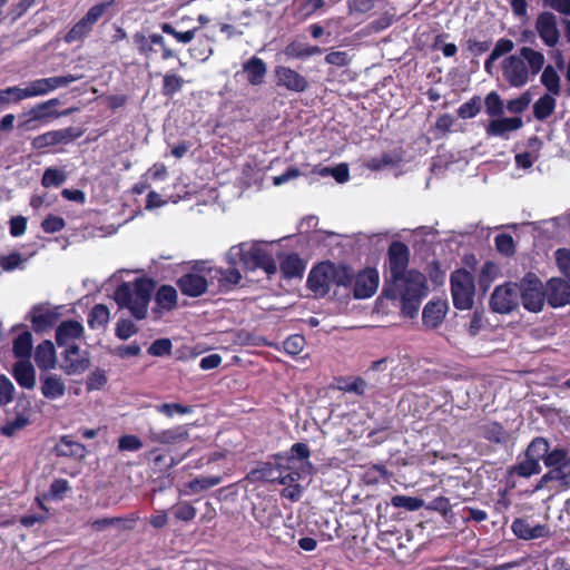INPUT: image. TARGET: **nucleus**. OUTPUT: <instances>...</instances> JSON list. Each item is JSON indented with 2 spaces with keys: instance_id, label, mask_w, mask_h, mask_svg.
<instances>
[{
  "instance_id": "f257e3e1",
  "label": "nucleus",
  "mask_w": 570,
  "mask_h": 570,
  "mask_svg": "<svg viewBox=\"0 0 570 570\" xmlns=\"http://www.w3.org/2000/svg\"><path fill=\"white\" fill-rule=\"evenodd\" d=\"M309 246L320 249H362L365 246L374 249H409L407 244L402 240H392L389 243V233H377L373 235L357 234L356 236H346L336 233L314 230L306 236Z\"/></svg>"
},
{
  "instance_id": "f03ea898",
  "label": "nucleus",
  "mask_w": 570,
  "mask_h": 570,
  "mask_svg": "<svg viewBox=\"0 0 570 570\" xmlns=\"http://www.w3.org/2000/svg\"><path fill=\"white\" fill-rule=\"evenodd\" d=\"M428 293L426 278L417 271H410L405 278H399L383 289L386 297L400 302L402 314L410 318L417 315L421 302Z\"/></svg>"
},
{
  "instance_id": "7ed1b4c3",
  "label": "nucleus",
  "mask_w": 570,
  "mask_h": 570,
  "mask_svg": "<svg viewBox=\"0 0 570 570\" xmlns=\"http://www.w3.org/2000/svg\"><path fill=\"white\" fill-rule=\"evenodd\" d=\"M544 56L530 47H522L520 55H512L502 61L503 78L511 87L520 88L535 76L544 66Z\"/></svg>"
},
{
  "instance_id": "20e7f679",
  "label": "nucleus",
  "mask_w": 570,
  "mask_h": 570,
  "mask_svg": "<svg viewBox=\"0 0 570 570\" xmlns=\"http://www.w3.org/2000/svg\"><path fill=\"white\" fill-rule=\"evenodd\" d=\"M154 286V282L147 278L124 282L115 291L114 298L119 307L127 308L136 320H144L148 313Z\"/></svg>"
},
{
  "instance_id": "39448f33",
  "label": "nucleus",
  "mask_w": 570,
  "mask_h": 570,
  "mask_svg": "<svg viewBox=\"0 0 570 570\" xmlns=\"http://www.w3.org/2000/svg\"><path fill=\"white\" fill-rule=\"evenodd\" d=\"M353 277L354 274L350 268L325 262L312 268L307 285L315 296H325L334 284L347 286Z\"/></svg>"
},
{
  "instance_id": "423d86ee",
  "label": "nucleus",
  "mask_w": 570,
  "mask_h": 570,
  "mask_svg": "<svg viewBox=\"0 0 570 570\" xmlns=\"http://www.w3.org/2000/svg\"><path fill=\"white\" fill-rule=\"evenodd\" d=\"M220 275V269L212 266L208 262H196L188 272L177 278L176 285L183 295L199 297Z\"/></svg>"
},
{
  "instance_id": "0eeeda50",
  "label": "nucleus",
  "mask_w": 570,
  "mask_h": 570,
  "mask_svg": "<svg viewBox=\"0 0 570 570\" xmlns=\"http://www.w3.org/2000/svg\"><path fill=\"white\" fill-rule=\"evenodd\" d=\"M549 450V442L544 438H535L528 445L524 459L511 468L510 473L522 478H530L541 471L540 460Z\"/></svg>"
},
{
  "instance_id": "6e6552de",
  "label": "nucleus",
  "mask_w": 570,
  "mask_h": 570,
  "mask_svg": "<svg viewBox=\"0 0 570 570\" xmlns=\"http://www.w3.org/2000/svg\"><path fill=\"white\" fill-rule=\"evenodd\" d=\"M451 293L453 304L459 309H470L473 306L475 285L473 276L465 269L451 274Z\"/></svg>"
},
{
  "instance_id": "1a4fd4ad",
  "label": "nucleus",
  "mask_w": 570,
  "mask_h": 570,
  "mask_svg": "<svg viewBox=\"0 0 570 570\" xmlns=\"http://www.w3.org/2000/svg\"><path fill=\"white\" fill-rule=\"evenodd\" d=\"M301 478V474L298 472H288L286 474H283L279 472L278 476H273V469L269 464H265L261 469L253 470L248 474V479L252 480H259V479H266V480H277L281 484H283L285 488L282 492L283 497L292 500L297 501L302 497L303 488L301 484H298V480Z\"/></svg>"
},
{
  "instance_id": "9d476101",
  "label": "nucleus",
  "mask_w": 570,
  "mask_h": 570,
  "mask_svg": "<svg viewBox=\"0 0 570 570\" xmlns=\"http://www.w3.org/2000/svg\"><path fill=\"white\" fill-rule=\"evenodd\" d=\"M132 41L138 53L146 59H153L159 51L163 60L175 57L174 51L166 45L164 37L159 33L146 36L142 31H137L132 36Z\"/></svg>"
},
{
  "instance_id": "9b49d317",
  "label": "nucleus",
  "mask_w": 570,
  "mask_h": 570,
  "mask_svg": "<svg viewBox=\"0 0 570 570\" xmlns=\"http://www.w3.org/2000/svg\"><path fill=\"white\" fill-rule=\"evenodd\" d=\"M112 2H101L92 6L87 13L76 22L67 32L65 40L68 43L83 40L94 29V26L108 11Z\"/></svg>"
},
{
  "instance_id": "f8f14e48",
  "label": "nucleus",
  "mask_w": 570,
  "mask_h": 570,
  "mask_svg": "<svg viewBox=\"0 0 570 570\" xmlns=\"http://www.w3.org/2000/svg\"><path fill=\"white\" fill-rule=\"evenodd\" d=\"M404 238L413 249H434L436 246L444 249L450 248L453 242L452 237L442 238L439 230L429 226H420L409 232Z\"/></svg>"
},
{
  "instance_id": "ddd939ff",
  "label": "nucleus",
  "mask_w": 570,
  "mask_h": 570,
  "mask_svg": "<svg viewBox=\"0 0 570 570\" xmlns=\"http://www.w3.org/2000/svg\"><path fill=\"white\" fill-rule=\"evenodd\" d=\"M519 289L524 308L534 313L542 309L547 292H543L542 283L533 274H528L522 279Z\"/></svg>"
},
{
  "instance_id": "4468645a",
  "label": "nucleus",
  "mask_w": 570,
  "mask_h": 570,
  "mask_svg": "<svg viewBox=\"0 0 570 570\" xmlns=\"http://www.w3.org/2000/svg\"><path fill=\"white\" fill-rule=\"evenodd\" d=\"M520 289L515 283L498 286L490 299L491 308L501 314L513 311L519 305Z\"/></svg>"
},
{
  "instance_id": "2eb2a0df",
  "label": "nucleus",
  "mask_w": 570,
  "mask_h": 570,
  "mask_svg": "<svg viewBox=\"0 0 570 570\" xmlns=\"http://www.w3.org/2000/svg\"><path fill=\"white\" fill-rule=\"evenodd\" d=\"M535 30L547 47L553 48L558 45L560 32L557 17L552 12L543 11L539 13L535 20Z\"/></svg>"
},
{
  "instance_id": "dca6fc26",
  "label": "nucleus",
  "mask_w": 570,
  "mask_h": 570,
  "mask_svg": "<svg viewBox=\"0 0 570 570\" xmlns=\"http://www.w3.org/2000/svg\"><path fill=\"white\" fill-rule=\"evenodd\" d=\"M274 73L276 85L288 91L304 92L308 88L309 83L306 77L289 67L276 66Z\"/></svg>"
},
{
  "instance_id": "f3484780",
  "label": "nucleus",
  "mask_w": 570,
  "mask_h": 570,
  "mask_svg": "<svg viewBox=\"0 0 570 570\" xmlns=\"http://www.w3.org/2000/svg\"><path fill=\"white\" fill-rule=\"evenodd\" d=\"M379 283L377 271L375 268H365L355 276L354 296L361 299L371 297L376 292Z\"/></svg>"
},
{
  "instance_id": "a211bd4d",
  "label": "nucleus",
  "mask_w": 570,
  "mask_h": 570,
  "mask_svg": "<svg viewBox=\"0 0 570 570\" xmlns=\"http://www.w3.org/2000/svg\"><path fill=\"white\" fill-rule=\"evenodd\" d=\"M547 299L553 307L564 306L570 303V281L551 278L547 284Z\"/></svg>"
},
{
  "instance_id": "6ab92c4d",
  "label": "nucleus",
  "mask_w": 570,
  "mask_h": 570,
  "mask_svg": "<svg viewBox=\"0 0 570 570\" xmlns=\"http://www.w3.org/2000/svg\"><path fill=\"white\" fill-rule=\"evenodd\" d=\"M90 366L89 357L81 353L77 345H70L65 351L63 370L68 375L81 374Z\"/></svg>"
},
{
  "instance_id": "aec40b11",
  "label": "nucleus",
  "mask_w": 570,
  "mask_h": 570,
  "mask_svg": "<svg viewBox=\"0 0 570 570\" xmlns=\"http://www.w3.org/2000/svg\"><path fill=\"white\" fill-rule=\"evenodd\" d=\"M242 259L248 269L262 268L268 275L277 271V263L271 252H243Z\"/></svg>"
},
{
  "instance_id": "412c9836",
  "label": "nucleus",
  "mask_w": 570,
  "mask_h": 570,
  "mask_svg": "<svg viewBox=\"0 0 570 570\" xmlns=\"http://www.w3.org/2000/svg\"><path fill=\"white\" fill-rule=\"evenodd\" d=\"M148 438L154 443L171 445L188 440L189 433L185 425H178L160 431L150 430Z\"/></svg>"
},
{
  "instance_id": "4be33fe9",
  "label": "nucleus",
  "mask_w": 570,
  "mask_h": 570,
  "mask_svg": "<svg viewBox=\"0 0 570 570\" xmlns=\"http://www.w3.org/2000/svg\"><path fill=\"white\" fill-rule=\"evenodd\" d=\"M178 293L171 285H161L155 294V307L153 312L158 316L177 307Z\"/></svg>"
},
{
  "instance_id": "5701e85b",
  "label": "nucleus",
  "mask_w": 570,
  "mask_h": 570,
  "mask_svg": "<svg viewBox=\"0 0 570 570\" xmlns=\"http://www.w3.org/2000/svg\"><path fill=\"white\" fill-rule=\"evenodd\" d=\"M511 529L519 539L523 540L539 539L549 534L547 525L534 524L528 519L514 520L511 524Z\"/></svg>"
},
{
  "instance_id": "b1692460",
  "label": "nucleus",
  "mask_w": 570,
  "mask_h": 570,
  "mask_svg": "<svg viewBox=\"0 0 570 570\" xmlns=\"http://www.w3.org/2000/svg\"><path fill=\"white\" fill-rule=\"evenodd\" d=\"M448 303L442 299L429 302L422 313L423 325L433 330L440 326L446 315Z\"/></svg>"
},
{
  "instance_id": "393cba45",
  "label": "nucleus",
  "mask_w": 570,
  "mask_h": 570,
  "mask_svg": "<svg viewBox=\"0 0 570 570\" xmlns=\"http://www.w3.org/2000/svg\"><path fill=\"white\" fill-rule=\"evenodd\" d=\"M83 325L73 320L61 322L56 328V341L58 345H67L83 336Z\"/></svg>"
},
{
  "instance_id": "a878e982",
  "label": "nucleus",
  "mask_w": 570,
  "mask_h": 570,
  "mask_svg": "<svg viewBox=\"0 0 570 570\" xmlns=\"http://www.w3.org/2000/svg\"><path fill=\"white\" fill-rule=\"evenodd\" d=\"M523 126L521 117H504L491 120L487 128V135L493 137H504L505 134L520 129Z\"/></svg>"
},
{
  "instance_id": "bb28decb",
  "label": "nucleus",
  "mask_w": 570,
  "mask_h": 570,
  "mask_svg": "<svg viewBox=\"0 0 570 570\" xmlns=\"http://www.w3.org/2000/svg\"><path fill=\"white\" fill-rule=\"evenodd\" d=\"M243 71L249 85L259 86L265 80L267 66L262 58L253 56L243 63Z\"/></svg>"
},
{
  "instance_id": "cd10ccee",
  "label": "nucleus",
  "mask_w": 570,
  "mask_h": 570,
  "mask_svg": "<svg viewBox=\"0 0 570 570\" xmlns=\"http://www.w3.org/2000/svg\"><path fill=\"white\" fill-rule=\"evenodd\" d=\"M409 252H389L386 261L392 282L405 278L411 269H407Z\"/></svg>"
},
{
  "instance_id": "c85d7f7f",
  "label": "nucleus",
  "mask_w": 570,
  "mask_h": 570,
  "mask_svg": "<svg viewBox=\"0 0 570 570\" xmlns=\"http://www.w3.org/2000/svg\"><path fill=\"white\" fill-rule=\"evenodd\" d=\"M523 227H532L534 230L539 232V234L546 235L547 238L558 237L560 234V226L558 219L553 218L550 220H544L539 223H523V224H508L501 226V228L512 229L513 233L518 236V230Z\"/></svg>"
},
{
  "instance_id": "c756f323",
  "label": "nucleus",
  "mask_w": 570,
  "mask_h": 570,
  "mask_svg": "<svg viewBox=\"0 0 570 570\" xmlns=\"http://www.w3.org/2000/svg\"><path fill=\"white\" fill-rule=\"evenodd\" d=\"M66 392V384L57 374H46L41 377V393L45 397L56 400Z\"/></svg>"
},
{
  "instance_id": "7c9ffc66",
  "label": "nucleus",
  "mask_w": 570,
  "mask_h": 570,
  "mask_svg": "<svg viewBox=\"0 0 570 570\" xmlns=\"http://www.w3.org/2000/svg\"><path fill=\"white\" fill-rule=\"evenodd\" d=\"M279 268L286 278L301 277L305 269V263L296 253H291L279 257Z\"/></svg>"
},
{
  "instance_id": "2f4dec72",
  "label": "nucleus",
  "mask_w": 570,
  "mask_h": 570,
  "mask_svg": "<svg viewBox=\"0 0 570 570\" xmlns=\"http://www.w3.org/2000/svg\"><path fill=\"white\" fill-rule=\"evenodd\" d=\"M284 53L292 59H306L315 55H321L322 49L318 46L294 40L285 47Z\"/></svg>"
},
{
  "instance_id": "473e14b6",
  "label": "nucleus",
  "mask_w": 570,
  "mask_h": 570,
  "mask_svg": "<svg viewBox=\"0 0 570 570\" xmlns=\"http://www.w3.org/2000/svg\"><path fill=\"white\" fill-rule=\"evenodd\" d=\"M294 240H297L298 242V238L295 239L294 237L289 236V237H283L281 239H273V240H261V239H253V240H247V242H242V243H238L236 245H232L229 249H239V250H243V249H262L263 246H272L274 244H277L278 246L282 247V249H287L288 247H292L293 246V242Z\"/></svg>"
},
{
  "instance_id": "72a5a7b5",
  "label": "nucleus",
  "mask_w": 570,
  "mask_h": 570,
  "mask_svg": "<svg viewBox=\"0 0 570 570\" xmlns=\"http://www.w3.org/2000/svg\"><path fill=\"white\" fill-rule=\"evenodd\" d=\"M55 451L58 455L61 456H73L78 459H82L86 455V448L69 439L68 436H63L55 446Z\"/></svg>"
},
{
  "instance_id": "f704fd0d",
  "label": "nucleus",
  "mask_w": 570,
  "mask_h": 570,
  "mask_svg": "<svg viewBox=\"0 0 570 570\" xmlns=\"http://www.w3.org/2000/svg\"><path fill=\"white\" fill-rule=\"evenodd\" d=\"M57 363L53 343L45 341L38 345V367L42 370L53 368Z\"/></svg>"
},
{
  "instance_id": "c9c22d12",
  "label": "nucleus",
  "mask_w": 570,
  "mask_h": 570,
  "mask_svg": "<svg viewBox=\"0 0 570 570\" xmlns=\"http://www.w3.org/2000/svg\"><path fill=\"white\" fill-rule=\"evenodd\" d=\"M556 105V99L551 95L544 94L533 105L534 118L539 121L546 120L553 114Z\"/></svg>"
},
{
  "instance_id": "e433bc0d",
  "label": "nucleus",
  "mask_w": 570,
  "mask_h": 570,
  "mask_svg": "<svg viewBox=\"0 0 570 570\" xmlns=\"http://www.w3.org/2000/svg\"><path fill=\"white\" fill-rule=\"evenodd\" d=\"M546 466L570 468V455L563 448H554L541 458Z\"/></svg>"
},
{
  "instance_id": "4c0bfd02",
  "label": "nucleus",
  "mask_w": 570,
  "mask_h": 570,
  "mask_svg": "<svg viewBox=\"0 0 570 570\" xmlns=\"http://www.w3.org/2000/svg\"><path fill=\"white\" fill-rule=\"evenodd\" d=\"M13 375L17 382L23 387H32L35 383V375L32 365L26 361L20 360L13 368Z\"/></svg>"
},
{
  "instance_id": "58836bf2",
  "label": "nucleus",
  "mask_w": 570,
  "mask_h": 570,
  "mask_svg": "<svg viewBox=\"0 0 570 570\" xmlns=\"http://www.w3.org/2000/svg\"><path fill=\"white\" fill-rule=\"evenodd\" d=\"M80 77L78 76H59V77H52L48 79H38V95L47 94L50 90H53L59 87H65L76 80H78Z\"/></svg>"
},
{
  "instance_id": "ea45409f",
  "label": "nucleus",
  "mask_w": 570,
  "mask_h": 570,
  "mask_svg": "<svg viewBox=\"0 0 570 570\" xmlns=\"http://www.w3.org/2000/svg\"><path fill=\"white\" fill-rule=\"evenodd\" d=\"M60 104L58 99H50L46 102L38 104V121H47L48 119L57 118L59 116H67L72 110L58 111L56 107Z\"/></svg>"
},
{
  "instance_id": "a19ab883",
  "label": "nucleus",
  "mask_w": 570,
  "mask_h": 570,
  "mask_svg": "<svg viewBox=\"0 0 570 570\" xmlns=\"http://www.w3.org/2000/svg\"><path fill=\"white\" fill-rule=\"evenodd\" d=\"M32 348V334L28 331L20 333L13 341V353L18 358H28Z\"/></svg>"
},
{
  "instance_id": "79ce46f5",
  "label": "nucleus",
  "mask_w": 570,
  "mask_h": 570,
  "mask_svg": "<svg viewBox=\"0 0 570 570\" xmlns=\"http://www.w3.org/2000/svg\"><path fill=\"white\" fill-rule=\"evenodd\" d=\"M109 308L104 304H97L88 315V325L90 328L104 327L109 322Z\"/></svg>"
},
{
  "instance_id": "37998d69",
  "label": "nucleus",
  "mask_w": 570,
  "mask_h": 570,
  "mask_svg": "<svg viewBox=\"0 0 570 570\" xmlns=\"http://www.w3.org/2000/svg\"><path fill=\"white\" fill-rule=\"evenodd\" d=\"M401 161V157L392 153H383L379 157H372L366 161V167L371 170H381L385 167L396 166Z\"/></svg>"
},
{
  "instance_id": "c03bdc74",
  "label": "nucleus",
  "mask_w": 570,
  "mask_h": 570,
  "mask_svg": "<svg viewBox=\"0 0 570 570\" xmlns=\"http://www.w3.org/2000/svg\"><path fill=\"white\" fill-rule=\"evenodd\" d=\"M60 315V307H50L47 304L38 305V330L51 326Z\"/></svg>"
},
{
  "instance_id": "a18cd8bd",
  "label": "nucleus",
  "mask_w": 570,
  "mask_h": 570,
  "mask_svg": "<svg viewBox=\"0 0 570 570\" xmlns=\"http://www.w3.org/2000/svg\"><path fill=\"white\" fill-rule=\"evenodd\" d=\"M541 82L552 95L560 94V77L552 66H547L541 75Z\"/></svg>"
},
{
  "instance_id": "49530a36",
  "label": "nucleus",
  "mask_w": 570,
  "mask_h": 570,
  "mask_svg": "<svg viewBox=\"0 0 570 570\" xmlns=\"http://www.w3.org/2000/svg\"><path fill=\"white\" fill-rule=\"evenodd\" d=\"M549 471L543 474L544 481H557L564 489L570 487V468L547 466Z\"/></svg>"
},
{
  "instance_id": "de8ad7c7",
  "label": "nucleus",
  "mask_w": 570,
  "mask_h": 570,
  "mask_svg": "<svg viewBox=\"0 0 570 570\" xmlns=\"http://www.w3.org/2000/svg\"><path fill=\"white\" fill-rule=\"evenodd\" d=\"M484 106L490 117H500L503 115L504 104L497 91H491L485 96Z\"/></svg>"
},
{
  "instance_id": "09e8293b",
  "label": "nucleus",
  "mask_w": 570,
  "mask_h": 570,
  "mask_svg": "<svg viewBox=\"0 0 570 570\" xmlns=\"http://www.w3.org/2000/svg\"><path fill=\"white\" fill-rule=\"evenodd\" d=\"M482 109V101L479 96H473L471 99L462 104L456 112L461 119H470L475 117Z\"/></svg>"
},
{
  "instance_id": "8fccbe9b",
  "label": "nucleus",
  "mask_w": 570,
  "mask_h": 570,
  "mask_svg": "<svg viewBox=\"0 0 570 570\" xmlns=\"http://www.w3.org/2000/svg\"><path fill=\"white\" fill-rule=\"evenodd\" d=\"M184 85V79L175 73H166L163 79L161 94L165 97L171 98L178 92Z\"/></svg>"
},
{
  "instance_id": "3c124183",
  "label": "nucleus",
  "mask_w": 570,
  "mask_h": 570,
  "mask_svg": "<svg viewBox=\"0 0 570 570\" xmlns=\"http://www.w3.org/2000/svg\"><path fill=\"white\" fill-rule=\"evenodd\" d=\"M223 481L222 476L213 475V476H200L191 480L188 483V488L193 493H199L205 490H208L215 485H218Z\"/></svg>"
},
{
  "instance_id": "603ef678",
  "label": "nucleus",
  "mask_w": 570,
  "mask_h": 570,
  "mask_svg": "<svg viewBox=\"0 0 570 570\" xmlns=\"http://www.w3.org/2000/svg\"><path fill=\"white\" fill-rule=\"evenodd\" d=\"M3 94L8 96L9 102H18L24 98L36 96V82H30L27 88L9 87L3 89Z\"/></svg>"
},
{
  "instance_id": "864d4df0",
  "label": "nucleus",
  "mask_w": 570,
  "mask_h": 570,
  "mask_svg": "<svg viewBox=\"0 0 570 570\" xmlns=\"http://www.w3.org/2000/svg\"><path fill=\"white\" fill-rule=\"evenodd\" d=\"M483 433L487 440L495 443H505L509 439L508 432L499 423L484 425Z\"/></svg>"
},
{
  "instance_id": "5fc2aeb1",
  "label": "nucleus",
  "mask_w": 570,
  "mask_h": 570,
  "mask_svg": "<svg viewBox=\"0 0 570 570\" xmlns=\"http://www.w3.org/2000/svg\"><path fill=\"white\" fill-rule=\"evenodd\" d=\"M161 31L166 35L173 36L178 42L189 43L194 38L198 30V28H193L187 31H177L170 23L164 22L161 26Z\"/></svg>"
},
{
  "instance_id": "6e6d98bb",
  "label": "nucleus",
  "mask_w": 570,
  "mask_h": 570,
  "mask_svg": "<svg viewBox=\"0 0 570 570\" xmlns=\"http://www.w3.org/2000/svg\"><path fill=\"white\" fill-rule=\"evenodd\" d=\"M67 179L66 174L56 168H47L42 175L41 184L45 187H59Z\"/></svg>"
},
{
  "instance_id": "4d7b16f0",
  "label": "nucleus",
  "mask_w": 570,
  "mask_h": 570,
  "mask_svg": "<svg viewBox=\"0 0 570 570\" xmlns=\"http://www.w3.org/2000/svg\"><path fill=\"white\" fill-rule=\"evenodd\" d=\"M531 102V96L528 91L521 94L518 98L510 99L507 101V109L511 114H522L524 110L528 109L529 105Z\"/></svg>"
},
{
  "instance_id": "13d9d810",
  "label": "nucleus",
  "mask_w": 570,
  "mask_h": 570,
  "mask_svg": "<svg viewBox=\"0 0 570 570\" xmlns=\"http://www.w3.org/2000/svg\"><path fill=\"white\" fill-rule=\"evenodd\" d=\"M499 267L492 262H487L480 274V286L483 287L484 291L488 289L490 284L498 277Z\"/></svg>"
},
{
  "instance_id": "bf43d9fd",
  "label": "nucleus",
  "mask_w": 570,
  "mask_h": 570,
  "mask_svg": "<svg viewBox=\"0 0 570 570\" xmlns=\"http://www.w3.org/2000/svg\"><path fill=\"white\" fill-rule=\"evenodd\" d=\"M156 410L164 415L171 417L174 414H189L191 407L179 403H164L156 406Z\"/></svg>"
},
{
  "instance_id": "052dcab7",
  "label": "nucleus",
  "mask_w": 570,
  "mask_h": 570,
  "mask_svg": "<svg viewBox=\"0 0 570 570\" xmlns=\"http://www.w3.org/2000/svg\"><path fill=\"white\" fill-rule=\"evenodd\" d=\"M171 342L169 338H159L148 347V354L153 356H165L171 353Z\"/></svg>"
},
{
  "instance_id": "680f3d73",
  "label": "nucleus",
  "mask_w": 570,
  "mask_h": 570,
  "mask_svg": "<svg viewBox=\"0 0 570 570\" xmlns=\"http://www.w3.org/2000/svg\"><path fill=\"white\" fill-rule=\"evenodd\" d=\"M392 503L397 508H405L410 511L419 510L423 505V501L417 498L396 495L392 499Z\"/></svg>"
},
{
  "instance_id": "e2e57ef3",
  "label": "nucleus",
  "mask_w": 570,
  "mask_h": 570,
  "mask_svg": "<svg viewBox=\"0 0 570 570\" xmlns=\"http://www.w3.org/2000/svg\"><path fill=\"white\" fill-rule=\"evenodd\" d=\"M137 331V326L130 320H119L116 324V335L124 341L131 337Z\"/></svg>"
},
{
  "instance_id": "0e129e2a",
  "label": "nucleus",
  "mask_w": 570,
  "mask_h": 570,
  "mask_svg": "<svg viewBox=\"0 0 570 570\" xmlns=\"http://www.w3.org/2000/svg\"><path fill=\"white\" fill-rule=\"evenodd\" d=\"M66 222L62 217L56 216V215H49L47 216L42 223L41 228L43 232L52 234L56 232H60L65 228Z\"/></svg>"
},
{
  "instance_id": "69168bd1",
  "label": "nucleus",
  "mask_w": 570,
  "mask_h": 570,
  "mask_svg": "<svg viewBox=\"0 0 570 570\" xmlns=\"http://www.w3.org/2000/svg\"><path fill=\"white\" fill-rule=\"evenodd\" d=\"M305 338L302 335H292L284 341V350L291 355H296L303 351Z\"/></svg>"
},
{
  "instance_id": "338daca9",
  "label": "nucleus",
  "mask_w": 570,
  "mask_h": 570,
  "mask_svg": "<svg viewBox=\"0 0 570 570\" xmlns=\"http://www.w3.org/2000/svg\"><path fill=\"white\" fill-rule=\"evenodd\" d=\"M350 14L367 13L374 8V0H348Z\"/></svg>"
},
{
  "instance_id": "774afa93",
  "label": "nucleus",
  "mask_w": 570,
  "mask_h": 570,
  "mask_svg": "<svg viewBox=\"0 0 570 570\" xmlns=\"http://www.w3.org/2000/svg\"><path fill=\"white\" fill-rule=\"evenodd\" d=\"M107 383V376L105 371L96 370L87 379L88 390H99Z\"/></svg>"
}]
</instances>
